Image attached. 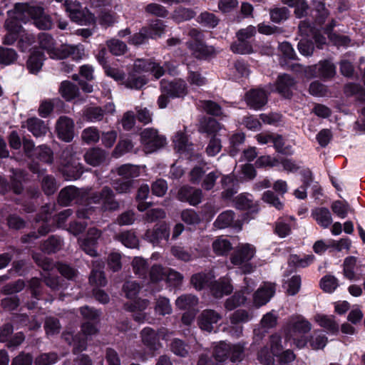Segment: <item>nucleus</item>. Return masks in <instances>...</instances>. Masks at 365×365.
<instances>
[{"label":"nucleus","mask_w":365,"mask_h":365,"mask_svg":"<svg viewBox=\"0 0 365 365\" xmlns=\"http://www.w3.org/2000/svg\"><path fill=\"white\" fill-rule=\"evenodd\" d=\"M58 136L66 142H70L74 136V123L67 116H61L56 123Z\"/></svg>","instance_id":"obj_12"},{"label":"nucleus","mask_w":365,"mask_h":365,"mask_svg":"<svg viewBox=\"0 0 365 365\" xmlns=\"http://www.w3.org/2000/svg\"><path fill=\"white\" fill-rule=\"evenodd\" d=\"M133 71L138 74L150 72L157 79L165 73L164 68L158 63L145 58H138L134 61Z\"/></svg>","instance_id":"obj_8"},{"label":"nucleus","mask_w":365,"mask_h":365,"mask_svg":"<svg viewBox=\"0 0 365 365\" xmlns=\"http://www.w3.org/2000/svg\"><path fill=\"white\" fill-rule=\"evenodd\" d=\"M222 129L221 125L215 119L208 118L200 123L199 130L207 134H215Z\"/></svg>","instance_id":"obj_39"},{"label":"nucleus","mask_w":365,"mask_h":365,"mask_svg":"<svg viewBox=\"0 0 365 365\" xmlns=\"http://www.w3.org/2000/svg\"><path fill=\"white\" fill-rule=\"evenodd\" d=\"M312 217L323 228H327L332 223L330 211L326 207H316L312 210Z\"/></svg>","instance_id":"obj_22"},{"label":"nucleus","mask_w":365,"mask_h":365,"mask_svg":"<svg viewBox=\"0 0 365 365\" xmlns=\"http://www.w3.org/2000/svg\"><path fill=\"white\" fill-rule=\"evenodd\" d=\"M133 272L140 277L145 278L147 273L148 264L146 261L140 257H136L132 262Z\"/></svg>","instance_id":"obj_57"},{"label":"nucleus","mask_w":365,"mask_h":365,"mask_svg":"<svg viewBox=\"0 0 365 365\" xmlns=\"http://www.w3.org/2000/svg\"><path fill=\"white\" fill-rule=\"evenodd\" d=\"M59 92L67 101L73 99L78 94V88L69 81H63L61 84Z\"/></svg>","instance_id":"obj_42"},{"label":"nucleus","mask_w":365,"mask_h":365,"mask_svg":"<svg viewBox=\"0 0 365 365\" xmlns=\"http://www.w3.org/2000/svg\"><path fill=\"white\" fill-rule=\"evenodd\" d=\"M148 83L145 76H139L133 71L129 73L128 78L123 81V84L128 88L139 90Z\"/></svg>","instance_id":"obj_29"},{"label":"nucleus","mask_w":365,"mask_h":365,"mask_svg":"<svg viewBox=\"0 0 365 365\" xmlns=\"http://www.w3.org/2000/svg\"><path fill=\"white\" fill-rule=\"evenodd\" d=\"M314 257L313 255H307L304 257H300L298 255H293L289 258V265L297 267H306L313 262Z\"/></svg>","instance_id":"obj_56"},{"label":"nucleus","mask_w":365,"mask_h":365,"mask_svg":"<svg viewBox=\"0 0 365 365\" xmlns=\"http://www.w3.org/2000/svg\"><path fill=\"white\" fill-rule=\"evenodd\" d=\"M24 126L35 136L41 137L45 135L48 128L45 123L36 117L27 119Z\"/></svg>","instance_id":"obj_23"},{"label":"nucleus","mask_w":365,"mask_h":365,"mask_svg":"<svg viewBox=\"0 0 365 365\" xmlns=\"http://www.w3.org/2000/svg\"><path fill=\"white\" fill-rule=\"evenodd\" d=\"M189 47L192 50L195 56L198 58H205L215 53L214 47L205 45L203 43V41L199 42H190Z\"/></svg>","instance_id":"obj_25"},{"label":"nucleus","mask_w":365,"mask_h":365,"mask_svg":"<svg viewBox=\"0 0 365 365\" xmlns=\"http://www.w3.org/2000/svg\"><path fill=\"white\" fill-rule=\"evenodd\" d=\"M312 182V175L309 170H303V185L294 191V195L299 199L304 200L307 197L306 188Z\"/></svg>","instance_id":"obj_48"},{"label":"nucleus","mask_w":365,"mask_h":365,"mask_svg":"<svg viewBox=\"0 0 365 365\" xmlns=\"http://www.w3.org/2000/svg\"><path fill=\"white\" fill-rule=\"evenodd\" d=\"M170 232L168 226L165 224L155 225L153 230H148L145 234V238L153 244L158 243L160 240H168Z\"/></svg>","instance_id":"obj_21"},{"label":"nucleus","mask_w":365,"mask_h":365,"mask_svg":"<svg viewBox=\"0 0 365 365\" xmlns=\"http://www.w3.org/2000/svg\"><path fill=\"white\" fill-rule=\"evenodd\" d=\"M275 293V287L272 283H264L254 294V304L261 307L267 304Z\"/></svg>","instance_id":"obj_17"},{"label":"nucleus","mask_w":365,"mask_h":365,"mask_svg":"<svg viewBox=\"0 0 365 365\" xmlns=\"http://www.w3.org/2000/svg\"><path fill=\"white\" fill-rule=\"evenodd\" d=\"M141 337L143 344L150 349L156 350L160 346L157 333L150 327L142 330Z\"/></svg>","instance_id":"obj_28"},{"label":"nucleus","mask_w":365,"mask_h":365,"mask_svg":"<svg viewBox=\"0 0 365 365\" xmlns=\"http://www.w3.org/2000/svg\"><path fill=\"white\" fill-rule=\"evenodd\" d=\"M212 247L213 252L218 256H225L232 250V244L225 236L216 238Z\"/></svg>","instance_id":"obj_26"},{"label":"nucleus","mask_w":365,"mask_h":365,"mask_svg":"<svg viewBox=\"0 0 365 365\" xmlns=\"http://www.w3.org/2000/svg\"><path fill=\"white\" fill-rule=\"evenodd\" d=\"M198 303L197 298L192 294H183L178 297L175 305L180 309H191Z\"/></svg>","instance_id":"obj_38"},{"label":"nucleus","mask_w":365,"mask_h":365,"mask_svg":"<svg viewBox=\"0 0 365 365\" xmlns=\"http://www.w3.org/2000/svg\"><path fill=\"white\" fill-rule=\"evenodd\" d=\"M110 52L115 56L123 55L128 50L127 45L117 38H111L106 41Z\"/></svg>","instance_id":"obj_41"},{"label":"nucleus","mask_w":365,"mask_h":365,"mask_svg":"<svg viewBox=\"0 0 365 365\" xmlns=\"http://www.w3.org/2000/svg\"><path fill=\"white\" fill-rule=\"evenodd\" d=\"M295 225V218L292 216L279 217L274 223V232L281 238L289 235Z\"/></svg>","instance_id":"obj_18"},{"label":"nucleus","mask_w":365,"mask_h":365,"mask_svg":"<svg viewBox=\"0 0 365 365\" xmlns=\"http://www.w3.org/2000/svg\"><path fill=\"white\" fill-rule=\"evenodd\" d=\"M141 142L146 153H153L165 143L164 136L158 134L157 130L145 128L140 133Z\"/></svg>","instance_id":"obj_7"},{"label":"nucleus","mask_w":365,"mask_h":365,"mask_svg":"<svg viewBox=\"0 0 365 365\" xmlns=\"http://www.w3.org/2000/svg\"><path fill=\"white\" fill-rule=\"evenodd\" d=\"M58 185L56 179L50 175H43L41 179V187L44 193L47 195L53 194L58 189Z\"/></svg>","instance_id":"obj_46"},{"label":"nucleus","mask_w":365,"mask_h":365,"mask_svg":"<svg viewBox=\"0 0 365 365\" xmlns=\"http://www.w3.org/2000/svg\"><path fill=\"white\" fill-rule=\"evenodd\" d=\"M8 16L9 18L6 19L4 24L7 34L4 38V43L11 45L19 37L20 42H23L26 40L28 45L31 44L34 41V38L32 35L28 34L22 30V27L19 24L21 21L16 17V7L14 10L8 11Z\"/></svg>","instance_id":"obj_3"},{"label":"nucleus","mask_w":365,"mask_h":365,"mask_svg":"<svg viewBox=\"0 0 365 365\" xmlns=\"http://www.w3.org/2000/svg\"><path fill=\"white\" fill-rule=\"evenodd\" d=\"M339 282L336 277L327 274L320 281V287L325 292L332 293L338 287Z\"/></svg>","instance_id":"obj_49"},{"label":"nucleus","mask_w":365,"mask_h":365,"mask_svg":"<svg viewBox=\"0 0 365 365\" xmlns=\"http://www.w3.org/2000/svg\"><path fill=\"white\" fill-rule=\"evenodd\" d=\"M312 329L311 323L302 315L290 317L285 325L286 340H292L298 348H303L307 343L304 334Z\"/></svg>","instance_id":"obj_1"},{"label":"nucleus","mask_w":365,"mask_h":365,"mask_svg":"<svg viewBox=\"0 0 365 365\" xmlns=\"http://www.w3.org/2000/svg\"><path fill=\"white\" fill-rule=\"evenodd\" d=\"M222 316L213 309H205L198 317V324L201 329L211 332L214 326L220 319Z\"/></svg>","instance_id":"obj_13"},{"label":"nucleus","mask_w":365,"mask_h":365,"mask_svg":"<svg viewBox=\"0 0 365 365\" xmlns=\"http://www.w3.org/2000/svg\"><path fill=\"white\" fill-rule=\"evenodd\" d=\"M148 29V36L150 38H155L160 36L165 30V25L160 20L153 21L148 26L145 27Z\"/></svg>","instance_id":"obj_63"},{"label":"nucleus","mask_w":365,"mask_h":365,"mask_svg":"<svg viewBox=\"0 0 365 365\" xmlns=\"http://www.w3.org/2000/svg\"><path fill=\"white\" fill-rule=\"evenodd\" d=\"M202 197V191L190 187H182L180 189L178 197L180 200L187 202L191 205H196L201 202Z\"/></svg>","instance_id":"obj_19"},{"label":"nucleus","mask_w":365,"mask_h":365,"mask_svg":"<svg viewBox=\"0 0 365 365\" xmlns=\"http://www.w3.org/2000/svg\"><path fill=\"white\" fill-rule=\"evenodd\" d=\"M314 319L318 324L327 329L329 332L336 334L339 331V324L333 316L317 314Z\"/></svg>","instance_id":"obj_32"},{"label":"nucleus","mask_w":365,"mask_h":365,"mask_svg":"<svg viewBox=\"0 0 365 365\" xmlns=\"http://www.w3.org/2000/svg\"><path fill=\"white\" fill-rule=\"evenodd\" d=\"M245 101L250 108L258 110L267 103V94L261 88L252 89L246 93Z\"/></svg>","instance_id":"obj_14"},{"label":"nucleus","mask_w":365,"mask_h":365,"mask_svg":"<svg viewBox=\"0 0 365 365\" xmlns=\"http://www.w3.org/2000/svg\"><path fill=\"white\" fill-rule=\"evenodd\" d=\"M230 351V345L224 342H220L214 348L213 356L216 361L222 362L227 356Z\"/></svg>","instance_id":"obj_61"},{"label":"nucleus","mask_w":365,"mask_h":365,"mask_svg":"<svg viewBox=\"0 0 365 365\" xmlns=\"http://www.w3.org/2000/svg\"><path fill=\"white\" fill-rule=\"evenodd\" d=\"M253 289L249 285L245 287L242 290V294L235 293L232 297L227 299L225 302V307L227 310H232L242 304L246 301L245 293L249 294Z\"/></svg>","instance_id":"obj_34"},{"label":"nucleus","mask_w":365,"mask_h":365,"mask_svg":"<svg viewBox=\"0 0 365 365\" xmlns=\"http://www.w3.org/2000/svg\"><path fill=\"white\" fill-rule=\"evenodd\" d=\"M197 21L204 26L214 28L218 24L219 19L215 14L205 11L199 15Z\"/></svg>","instance_id":"obj_58"},{"label":"nucleus","mask_w":365,"mask_h":365,"mask_svg":"<svg viewBox=\"0 0 365 365\" xmlns=\"http://www.w3.org/2000/svg\"><path fill=\"white\" fill-rule=\"evenodd\" d=\"M15 7L16 17L22 22H26L31 19L33 24L39 29L48 30L51 28V18L43 14L41 8L31 6L27 4H16Z\"/></svg>","instance_id":"obj_2"},{"label":"nucleus","mask_w":365,"mask_h":365,"mask_svg":"<svg viewBox=\"0 0 365 365\" xmlns=\"http://www.w3.org/2000/svg\"><path fill=\"white\" fill-rule=\"evenodd\" d=\"M44 56L42 53L34 52L27 61V68L32 73H38L43 66Z\"/></svg>","instance_id":"obj_37"},{"label":"nucleus","mask_w":365,"mask_h":365,"mask_svg":"<svg viewBox=\"0 0 365 365\" xmlns=\"http://www.w3.org/2000/svg\"><path fill=\"white\" fill-rule=\"evenodd\" d=\"M62 246L61 240L56 236L49 237L42 245V250L46 253H52L58 251Z\"/></svg>","instance_id":"obj_55"},{"label":"nucleus","mask_w":365,"mask_h":365,"mask_svg":"<svg viewBox=\"0 0 365 365\" xmlns=\"http://www.w3.org/2000/svg\"><path fill=\"white\" fill-rule=\"evenodd\" d=\"M235 204L238 209H251L252 212H257L258 210L257 206L253 205V199L250 194H241L238 195L236 198Z\"/></svg>","instance_id":"obj_40"},{"label":"nucleus","mask_w":365,"mask_h":365,"mask_svg":"<svg viewBox=\"0 0 365 365\" xmlns=\"http://www.w3.org/2000/svg\"><path fill=\"white\" fill-rule=\"evenodd\" d=\"M145 11L150 15L161 18H165L168 14L167 9L164 6L157 3H150L146 5L145 6Z\"/></svg>","instance_id":"obj_52"},{"label":"nucleus","mask_w":365,"mask_h":365,"mask_svg":"<svg viewBox=\"0 0 365 365\" xmlns=\"http://www.w3.org/2000/svg\"><path fill=\"white\" fill-rule=\"evenodd\" d=\"M154 309L156 314L162 316L171 314L173 310L170 300L164 297L156 299Z\"/></svg>","instance_id":"obj_44"},{"label":"nucleus","mask_w":365,"mask_h":365,"mask_svg":"<svg viewBox=\"0 0 365 365\" xmlns=\"http://www.w3.org/2000/svg\"><path fill=\"white\" fill-rule=\"evenodd\" d=\"M101 236V232L96 228L89 229L87 236L85 239L79 241L81 249L91 257L96 256V250L97 240Z\"/></svg>","instance_id":"obj_15"},{"label":"nucleus","mask_w":365,"mask_h":365,"mask_svg":"<svg viewBox=\"0 0 365 365\" xmlns=\"http://www.w3.org/2000/svg\"><path fill=\"white\" fill-rule=\"evenodd\" d=\"M167 268L160 264H153L149 270V280L152 284L158 283L165 278Z\"/></svg>","instance_id":"obj_43"},{"label":"nucleus","mask_w":365,"mask_h":365,"mask_svg":"<svg viewBox=\"0 0 365 365\" xmlns=\"http://www.w3.org/2000/svg\"><path fill=\"white\" fill-rule=\"evenodd\" d=\"M38 41L41 48L45 50L50 58L53 59H63L65 55L61 54V47L56 48V43L51 35L46 33H42L38 35Z\"/></svg>","instance_id":"obj_11"},{"label":"nucleus","mask_w":365,"mask_h":365,"mask_svg":"<svg viewBox=\"0 0 365 365\" xmlns=\"http://www.w3.org/2000/svg\"><path fill=\"white\" fill-rule=\"evenodd\" d=\"M235 218V214L231 210L222 212L214 222L215 226L218 229H224L232 225Z\"/></svg>","instance_id":"obj_45"},{"label":"nucleus","mask_w":365,"mask_h":365,"mask_svg":"<svg viewBox=\"0 0 365 365\" xmlns=\"http://www.w3.org/2000/svg\"><path fill=\"white\" fill-rule=\"evenodd\" d=\"M79 195L78 190L74 186H68L62 189L58 195V202L67 206Z\"/></svg>","instance_id":"obj_35"},{"label":"nucleus","mask_w":365,"mask_h":365,"mask_svg":"<svg viewBox=\"0 0 365 365\" xmlns=\"http://www.w3.org/2000/svg\"><path fill=\"white\" fill-rule=\"evenodd\" d=\"M74 154L73 145L66 146L62 151L61 158L64 163L61 171L66 180H76L83 173L82 166L78 159L74 158Z\"/></svg>","instance_id":"obj_5"},{"label":"nucleus","mask_w":365,"mask_h":365,"mask_svg":"<svg viewBox=\"0 0 365 365\" xmlns=\"http://www.w3.org/2000/svg\"><path fill=\"white\" fill-rule=\"evenodd\" d=\"M40 161L46 163H51L53 161V153L51 150L46 146L41 145L34 150V155Z\"/></svg>","instance_id":"obj_51"},{"label":"nucleus","mask_w":365,"mask_h":365,"mask_svg":"<svg viewBox=\"0 0 365 365\" xmlns=\"http://www.w3.org/2000/svg\"><path fill=\"white\" fill-rule=\"evenodd\" d=\"M66 11L72 21L83 24L87 21L84 12L81 9L79 3L72 0H66L64 4ZM88 21H93V18L89 14Z\"/></svg>","instance_id":"obj_16"},{"label":"nucleus","mask_w":365,"mask_h":365,"mask_svg":"<svg viewBox=\"0 0 365 365\" xmlns=\"http://www.w3.org/2000/svg\"><path fill=\"white\" fill-rule=\"evenodd\" d=\"M17 54L12 48L0 47V63L9 65L16 59Z\"/></svg>","instance_id":"obj_64"},{"label":"nucleus","mask_w":365,"mask_h":365,"mask_svg":"<svg viewBox=\"0 0 365 365\" xmlns=\"http://www.w3.org/2000/svg\"><path fill=\"white\" fill-rule=\"evenodd\" d=\"M170 349L175 355L181 357L187 356L189 353L188 346L182 340L178 339H175L172 341Z\"/></svg>","instance_id":"obj_62"},{"label":"nucleus","mask_w":365,"mask_h":365,"mask_svg":"<svg viewBox=\"0 0 365 365\" xmlns=\"http://www.w3.org/2000/svg\"><path fill=\"white\" fill-rule=\"evenodd\" d=\"M357 259L351 256L346 257L343 263L344 277L349 280H359L360 277L355 273Z\"/></svg>","instance_id":"obj_33"},{"label":"nucleus","mask_w":365,"mask_h":365,"mask_svg":"<svg viewBox=\"0 0 365 365\" xmlns=\"http://www.w3.org/2000/svg\"><path fill=\"white\" fill-rule=\"evenodd\" d=\"M175 149L178 152L190 155L192 153V144L190 143L187 136L181 132L177 133L173 138Z\"/></svg>","instance_id":"obj_24"},{"label":"nucleus","mask_w":365,"mask_h":365,"mask_svg":"<svg viewBox=\"0 0 365 365\" xmlns=\"http://www.w3.org/2000/svg\"><path fill=\"white\" fill-rule=\"evenodd\" d=\"M336 73V68L333 63L328 61H321L318 66V76L324 78L333 77Z\"/></svg>","instance_id":"obj_47"},{"label":"nucleus","mask_w":365,"mask_h":365,"mask_svg":"<svg viewBox=\"0 0 365 365\" xmlns=\"http://www.w3.org/2000/svg\"><path fill=\"white\" fill-rule=\"evenodd\" d=\"M99 138V131L95 127H89L82 131L81 139L86 144L96 143Z\"/></svg>","instance_id":"obj_53"},{"label":"nucleus","mask_w":365,"mask_h":365,"mask_svg":"<svg viewBox=\"0 0 365 365\" xmlns=\"http://www.w3.org/2000/svg\"><path fill=\"white\" fill-rule=\"evenodd\" d=\"M115 239L128 248H136L138 246V239L133 231L122 232L115 235Z\"/></svg>","instance_id":"obj_36"},{"label":"nucleus","mask_w":365,"mask_h":365,"mask_svg":"<svg viewBox=\"0 0 365 365\" xmlns=\"http://www.w3.org/2000/svg\"><path fill=\"white\" fill-rule=\"evenodd\" d=\"M162 93L169 95L171 98H181L187 94V84L182 79H178L173 82L164 80L160 82Z\"/></svg>","instance_id":"obj_10"},{"label":"nucleus","mask_w":365,"mask_h":365,"mask_svg":"<svg viewBox=\"0 0 365 365\" xmlns=\"http://www.w3.org/2000/svg\"><path fill=\"white\" fill-rule=\"evenodd\" d=\"M211 291L215 297L220 298L224 294H230L232 291V287L227 278H222L211 284Z\"/></svg>","instance_id":"obj_27"},{"label":"nucleus","mask_w":365,"mask_h":365,"mask_svg":"<svg viewBox=\"0 0 365 365\" xmlns=\"http://www.w3.org/2000/svg\"><path fill=\"white\" fill-rule=\"evenodd\" d=\"M309 343L313 349H322L327 343V337L322 332L314 331L311 336Z\"/></svg>","instance_id":"obj_59"},{"label":"nucleus","mask_w":365,"mask_h":365,"mask_svg":"<svg viewBox=\"0 0 365 365\" xmlns=\"http://www.w3.org/2000/svg\"><path fill=\"white\" fill-rule=\"evenodd\" d=\"M211 276L209 274L197 273L192 275L191 283L196 289H202L210 284Z\"/></svg>","instance_id":"obj_54"},{"label":"nucleus","mask_w":365,"mask_h":365,"mask_svg":"<svg viewBox=\"0 0 365 365\" xmlns=\"http://www.w3.org/2000/svg\"><path fill=\"white\" fill-rule=\"evenodd\" d=\"M106 153L100 148L89 149L84 155L86 162L93 166L101 165L106 159Z\"/></svg>","instance_id":"obj_30"},{"label":"nucleus","mask_w":365,"mask_h":365,"mask_svg":"<svg viewBox=\"0 0 365 365\" xmlns=\"http://www.w3.org/2000/svg\"><path fill=\"white\" fill-rule=\"evenodd\" d=\"M91 201L101 204L104 210H115L119 207L118 202L114 199L112 190L108 187H103L100 193L94 194L91 197Z\"/></svg>","instance_id":"obj_9"},{"label":"nucleus","mask_w":365,"mask_h":365,"mask_svg":"<svg viewBox=\"0 0 365 365\" xmlns=\"http://www.w3.org/2000/svg\"><path fill=\"white\" fill-rule=\"evenodd\" d=\"M118 174L125 179L136 178L140 175V168L137 165L125 164L118 168Z\"/></svg>","instance_id":"obj_50"},{"label":"nucleus","mask_w":365,"mask_h":365,"mask_svg":"<svg viewBox=\"0 0 365 365\" xmlns=\"http://www.w3.org/2000/svg\"><path fill=\"white\" fill-rule=\"evenodd\" d=\"M103 262L96 261L93 262V267L89 281L92 284L103 287L106 284V279L101 269L103 267Z\"/></svg>","instance_id":"obj_31"},{"label":"nucleus","mask_w":365,"mask_h":365,"mask_svg":"<svg viewBox=\"0 0 365 365\" xmlns=\"http://www.w3.org/2000/svg\"><path fill=\"white\" fill-rule=\"evenodd\" d=\"M256 253L254 245L248 243L240 244L230 257L231 263L237 266L242 274L254 272L255 267L250 262Z\"/></svg>","instance_id":"obj_4"},{"label":"nucleus","mask_w":365,"mask_h":365,"mask_svg":"<svg viewBox=\"0 0 365 365\" xmlns=\"http://www.w3.org/2000/svg\"><path fill=\"white\" fill-rule=\"evenodd\" d=\"M62 54L65 55V58H67L70 56H72L74 59H80L82 58L83 56H84V50L78 46L64 45L61 46Z\"/></svg>","instance_id":"obj_60"},{"label":"nucleus","mask_w":365,"mask_h":365,"mask_svg":"<svg viewBox=\"0 0 365 365\" xmlns=\"http://www.w3.org/2000/svg\"><path fill=\"white\" fill-rule=\"evenodd\" d=\"M295 84V80L290 76L287 74L280 75L276 82V90L282 96L290 98Z\"/></svg>","instance_id":"obj_20"},{"label":"nucleus","mask_w":365,"mask_h":365,"mask_svg":"<svg viewBox=\"0 0 365 365\" xmlns=\"http://www.w3.org/2000/svg\"><path fill=\"white\" fill-rule=\"evenodd\" d=\"M257 33L255 26L250 25L245 29H240L236 36L239 41L238 43H233L231 50L234 53L240 54H248L253 52L252 46L246 42L247 40L253 37Z\"/></svg>","instance_id":"obj_6"}]
</instances>
